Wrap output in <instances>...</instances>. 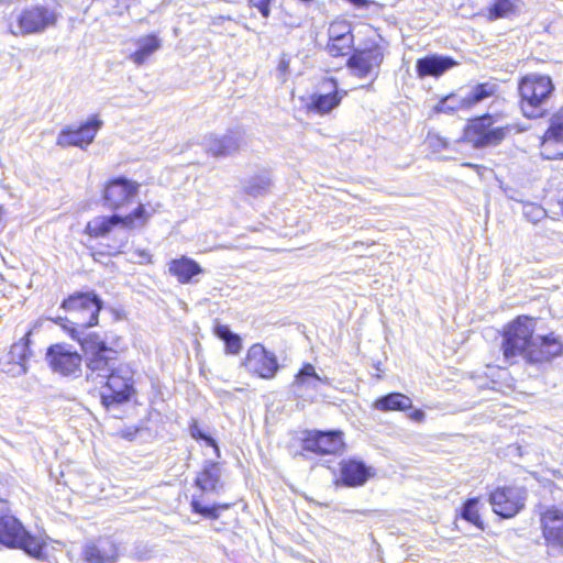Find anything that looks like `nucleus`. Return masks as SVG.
<instances>
[{"instance_id": "obj_1", "label": "nucleus", "mask_w": 563, "mask_h": 563, "mask_svg": "<svg viewBox=\"0 0 563 563\" xmlns=\"http://www.w3.org/2000/svg\"><path fill=\"white\" fill-rule=\"evenodd\" d=\"M124 351L123 338L112 334L109 341L84 353L87 378H102L100 402L107 410L130 402L137 394L135 369L128 363L114 365Z\"/></svg>"}, {"instance_id": "obj_2", "label": "nucleus", "mask_w": 563, "mask_h": 563, "mask_svg": "<svg viewBox=\"0 0 563 563\" xmlns=\"http://www.w3.org/2000/svg\"><path fill=\"white\" fill-rule=\"evenodd\" d=\"M59 308L65 316L53 319V322L70 340L78 343L82 353L109 341V336H101L96 331L85 333L86 330L99 325L100 313L103 309L102 298L95 290L73 291L63 298Z\"/></svg>"}, {"instance_id": "obj_3", "label": "nucleus", "mask_w": 563, "mask_h": 563, "mask_svg": "<svg viewBox=\"0 0 563 563\" xmlns=\"http://www.w3.org/2000/svg\"><path fill=\"white\" fill-rule=\"evenodd\" d=\"M555 85L548 74L529 73L521 76L517 84L518 107L526 119L543 118L547 103L554 95Z\"/></svg>"}, {"instance_id": "obj_4", "label": "nucleus", "mask_w": 563, "mask_h": 563, "mask_svg": "<svg viewBox=\"0 0 563 563\" xmlns=\"http://www.w3.org/2000/svg\"><path fill=\"white\" fill-rule=\"evenodd\" d=\"M156 212V208L150 203H139L126 214H99L86 223L84 234L90 240H98L109 238L117 228L125 231L142 230Z\"/></svg>"}, {"instance_id": "obj_5", "label": "nucleus", "mask_w": 563, "mask_h": 563, "mask_svg": "<svg viewBox=\"0 0 563 563\" xmlns=\"http://www.w3.org/2000/svg\"><path fill=\"white\" fill-rule=\"evenodd\" d=\"M388 54V41L380 34H375L365 38L358 47L352 49L346 56V67L351 75L358 79L371 77L375 80Z\"/></svg>"}, {"instance_id": "obj_6", "label": "nucleus", "mask_w": 563, "mask_h": 563, "mask_svg": "<svg viewBox=\"0 0 563 563\" xmlns=\"http://www.w3.org/2000/svg\"><path fill=\"white\" fill-rule=\"evenodd\" d=\"M505 114L503 112H485L467 119L462 139L473 148H486L500 145L511 133V124L495 125Z\"/></svg>"}, {"instance_id": "obj_7", "label": "nucleus", "mask_w": 563, "mask_h": 563, "mask_svg": "<svg viewBox=\"0 0 563 563\" xmlns=\"http://www.w3.org/2000/svg\"><path fill=\"white\" fill-rule=\"evenodd\" d=\"M536 328V319L527 314H519L503 327L500 350L505 360L509 361L519 355L528 360Z\"/></svg>"}, {"instance_id": "obj_8", "label": "nucleus", "mask_w": 563, "mask_h": 563, "mask_svg": "<svg viewBox=\"0 0 563 563\" xmlns=\"http://www.w3.org/2000/svg\"><path fill=\"white\" fill-rule=\"evenodd\" d=\"M0 543L10 549H21L29 555L42 559L45 556L46 542L30 533L14 516H0Z\"/></svg>"}, {"instance_id": "obj_9", "label": "nucleus", "mask_w": 563, "mask_h": 563, "mask_svg": "<svg viewBox=\"0 0 563 563\" xmlns=\"http://www.w3.org/2000/svg\"><path fill=\"white\" fill-rule=\"evenodd\" d=\"M301 449L316 456L342 455L346 451L345 434L341 430H306Z\"/></svg>"}, {"instance_id": "obj_10", "label": "nucleus", "mask_w": 563, "mask_h": 563, "mask_svg": "<svg viewBox=\"0 0 563 563\" xmlns=\"http://www.w3.org/2000/svg\"><path fill=\"white\" fill-rule=\"evenodd\" d=\"M140 191V184L125 176L108 178L100 189L102 206L111 211H118L132 203Z\"/></svg>"}, {"instance_id": "obj_11", "label": "nucleus", "mask_w": 563, "mask_h": 563, "mask_svg": "<svg viewBox=\"0 0 563 563\" xmlns=\"http://www.w3.org/2000/svg\"><path fill=\"white\" fill-rule=\"evenodd\" d=\"M487 499L495 515L510 519L526 507L527 490L516 485L497 486L488 493Z\"/></svg>"}, {"instance_id": "obj_12", "label": "nucleus", "mask_w": 563, "mask_h": 563, "mask_svg": "<svg viewBox=\"0 0 563 563\" xmlns=\"http://www.w3.org/2000/svg\"><path fill=\"white\" fill-rule=\"evenodd\" d=\"M103 122L99 114H91L85 122L79 125L69 124L63 128L56 139L59 147H79L87 148L93 141L102 128Z\"/></svg>"}, {"instance_id": "obj_13", "label": "nucleus", "mask_w": 563, "mask_h": 563, "mask_svg": "<svg viewBox=\"0 0 563 563\" xmlns=\"http://www.w3.org/2000/svg\"><path fill=\"white\" fill-rule=\"evenodd\" d=\"M354 29L350 21L335 19L329 23L324 51L333 58L346 57L354 48Z\"/></svg>"}, {"instance_id": "obj_14", "label": "nucleus", "mask_w": 563, "mask_h": 563, "mask_svg": "<svg viewBox=\"0 0 563 563\" xmlns=\"http://www.w3.org/2000/svg\"><path fill=\"white\" fill-rule=\"evenodd\" d=\"M319 86L324 91L311 93L306 110L322 117L336 109L347 95V91L340 90L338 79L332 76L322 78Z\"/></svg>"}, {"instance_id": "obj_15", "label": "nucleus", "mask_w": 563, "mask_h": 563, "mask_svg": "<svg viewBox=\"0 0 563 563\" xmlns=\"http://www.w3.org/2000/svg\"><path fill=\"white\" fill-rule=\"evenodd\" d=\"M242 366L250 375L262 379L274 378L279 369L276 355L261 343H254L247 349Z\"/></svg>"}, {"instance_id": "obj_16", "label": "nucleus", "mask_w": 563, "mask_h": 563, "mask_svg": "<svg viewBox=\"0 0 563 563\" xmlns=\"http://www.w3.org/2000/svg\"><path fill=\"white\" fill-rule=\"evenodd\" d=\"M539 151L544 159H563V107L551 114L548 126L540 136Z\"/></svg>"}, {"instance_id": "obj_17", "label": "nucleus", "mask_w": 563, "mask_h": 563, "mask_svg": "<svg viewBox=\"0 0 563 563\" xmlns=\"http://www.w3.org/2000/svg\"><path fill=\"white\" fill-rule=\"evenodd\" d=\"M57 14L46 5H32L23 9L16 18L19 26L15 35H30L41 33L56 24Z\"/></svg>"}, {"instance_id": "obj_18", "label": "nucleus", "mask_w": 563, "mask_h": 563, "mask_svg": "<svg viewBox=\"0 0 563 563\" xmlns=\"http://www.w3.org/2000/svg\"><path fill=\"white\" fill-rule=\"evenodd\" d=\"M539 523L547 549L563 553V508L545 507L539 512Z\"/></svg>"}, {"instance_id": "obj_19", "label": "nucleus", "mask_w": 563, "mask_h": 563, "mask_svg": "<svg viewBox=\"0 0 563 563\" xmlns=\"http://www.w3.org/2000/svg\"><path fill=\"white\" fill-rule=\"evenodd\" d=\"M45 356L51 369L59 375H76L81 369L82 355L65 343L49 345Z\"/></svg>"}, {"instance_id": "obj_20", "label": "nucleus", "mask_w": 563, "mask_h": 563, "mask_svg": "<svg viewBox=\"0 0 563 563\" xmlns=\"http://www.w3.org/2000/svg\"><path fill=\"white\" fill-rule=\"evenodd\" d=\"M374 476V471L365 462L355 457L343 459L339 463L336 485L343 487H361Z\"/></svg>"}, {"instance_id": "obj_21", "label": "nucleus", "mask_w": 563, "mask_h": 563, "mask_svg": "<svg viewBox=\"0 0 563 563\" xmlns=\"http://www.w3.org/2000/svg\"><path fill=\"white\" fill-rule=\"evenodd\" d=\"M86 563H115L120 558V548L111 536H101L87 542L81 552Z\"/></svg>"}, {"instance_id": "obj_22", "label": "nucleus", "mask_w": 563, "mask_h": 563, "mask_svg": "<svg viewBox=\"0 0 563 563\" xmlns=\"http://www.w3.org/2000/svg\"><path fill=\"white\" fill-rule=\"evenodd\" d=\"M561 355H563V343L554 332H550L537 339L533 336L528 351L527 362L530 364H542L551 362Z\"/></svg>"}, {"instance_id": "obj_23", "label": "nucleus", "mask_w": 563, "mask_h": 563, "mask_svg": "<svg viewBox=\"0 0 563 563\" xmlns=\"http://www.w3.org/2000/svg\"><path fill=\"white\" fill-rule=\"evenodd\" d=\"M32 331H27L19 341L14 342L1 362L2 371L11 376H20L27 371V361L32 355L30 347Z\"/></svg>"}, {"instance_id": "obj_24", "label": "nucleus", "mask_w": 563, "mask_h": 563, "mask_svg": "<svg viewBox=\"0 0 563 563\" xmlns=\"http://www.w3.org/2000/svg\"><path fill=\"white\" fill-rule=\"evenodd\" d=\"M457 64L451 56L429 54L417 59L416 74L419 78H439Z\"/></svg>"}, {"instance_id": "obj_25", "label": "nucleus", "mask_w": 563, "mask_h": 563, "mask_svg": "<svg viewBox=\"0 0 563 563\" xmlns=\"http://www.w3.org/2000/svg\"><path fill=\"white\" fill-rule=\"evenodd\" d=\"M203 272L197 261L186 255L173 258L168 263V273L181 285L195 283L196 277L203 274Z\"/></svg>"}, {"instance_id": "obj_26", "label": "nucleus", "mask_w": 563, "mask_h": 563, "mask_svg": "<svg viewBox=\"0 0 563 563\" xmlns=\"http://www.w3.org/2000/svg\"><path fill=\"white\" fill-rule=\"evenodd\" d=\"M522 0H490L484 10L487 21L510 19L520 12Z\"/></svg>"}, {"instance_id": "obj_27", "label": "nucleus", "mask_w": 563, "mask_h": 563, "mask_svg": "<svg viewBox=\"0 0 563 563\" xmlns=\"http://www.w3.org/2000/svg\"><path fill=\"white\" fill-rule=\"evenodd\" d=\"M136 49L129 56L136 66L145 64L162 47V41L155 33L146 34L135 41Z\"/></svg>"}, {"instance_id": "obj_28", "label": "nucleus", "mask_w": 563, "mask_h": 563, "mask_svg": "<svg viewBox=\"0 0 563 563\" xmlns=\"http://www.w3.org/2000/svg\"><path fill=\"white\" fill-rule=\"evenodd\" d=\"M194 484L201 493L216 492L221 484L219 463L211 461L205 464Z\"/></svg>"}, {"instance_id": "obj_29", "label": "nucleus", "mask_w": 563, "mask_h": 563, "mask_svg": "<svg viewBox=\"0 0 563 563\" xmlns=\"http://www.w3.org/2000/svg\"><path fill=\"white\" fill-rule=\"evenodd\" d=\"M373 407L383 412L406 411L412 408V400L402 393L394 391L376 398Z\"/></svg>"}, {"instance_id": "obj_30", "label": "nucleus", "mask_w": 563, "mask_h": 563, "mask_svg": "<svg viewBox=\"0 0 563 563\" xmlns=\"http://www.w3.org/2000/svg\"><path fill=\"white\" fill-rule=\"evenodd\" d=\"M483 506L479 497H472L464 500L456 514V518H461L479 530L485 529V522L481 510Z\"/></svg>"}, {"instance_id": "obj_31", "label": "nucleus", "mask_w": 563, "mask_h": 563, "mask_svg": "<svg viewBox=\"0 0 563 563\" xmlns=\"http://www.w3.org/2000/svg\"><path fill=\"white\" fill-rule=\"evenodd\" d=\"M212 333L224 342V351L227 354L236 355L242 351V339L239 334L231 332L225 324L216 323Z\"/></svg>"}, {"instance_id": "obj_32", "label": "nucleus", "mask_w": 563, "mask_h": 563, "mask_svg": "<svg viewBox=\"0 0 563 563\" xmlns=\"http://www.w3.org/2000/svg\"><path fill=\"white\" fill-rule=\"evenodd\" d=\"M497 91L498 86L493 81L479 82L475 85L472 88L471 92L467 96H465L466 106L468 107V110L474 108L484 99L494 97L497 93Z\"/></svg>"}, {"instance_id": "obj_33", "label": "nucleus", "mask_w": 563, "mask_h": 563, "mask_svg": "<svg viewBox=\"0 0 563 563\" xmlns=\"http://www.w3.org/2000/svg\"><path fill=\"white\" fill-rule=\"evenodd\" d=\"M126 242L112 238L108 243H98L90 249V254L96 261L111 258L122 253Z\"/></svg>"}, {"instance_id": "obj_34", "label": "nucleus", "mask_w": 563, "mask_h": 563, "mask_svg": "<svg viewBox=\"0 0 563 563\" xmlns=\"http://www.w3.org/2000/svg\"><path fill=\"white\" fill-rule=\"evenodd\" d=\"M232 504L222 503L213 504L211 506L202 505L197 498L190 500V509L194 514L200 515L201 517L210 520H217L220 517L222 510H228Z\"/></svg>"}, {"instance_id": "obj_35", "label": "nucleus", "mask_w": 563, "mask_h": 563, "mask_svg": "<svg viewBox=\"0 0 563 563\" xmlns=\"http://www.w3.org/2000/svg\"><path fill=\"white\" fill-rule=\"evenodd\" d=\"M435 111L439 113H454L460 110H468L466 106V98L461 97L455 92H451L443 97L435 106Z\"/></svg>"}, {"instance_id": "obj_36", "label": "nucleus", "mask_w": 563, "mask_h": 563, "mask_svg": "<svg viewBox=\"0 0 563 563\" xmlns=\"http://www.w3.org/2000/svg\"><path fill=\"white\" fill-rule=\"evenodd\" d=\"M271 179L265 175L252 176L243 186V192L251 197L264 196L269 191Z\"/></svg>"}, {"instance_id": "obj_37", "label": "nucleus", "mask_w": 563, "mask_h": 563, "mask_svg": "<svg viewBox=\"0 0 563 563\" xmlns=\"http://www.w3.org/2000/svg\"><path fill=\"white\" fill-rule=\"evenodd\" d=\"M321 377L317 374L316 368L310 363H305L295 375L294 386L298 389H301L312 382H320Z\"/></svg>"}, {"instance_id": "obj_38", "label": "nucleus", "mask_w": 563, "mask_h": 563, "mask_svg": "<svg viewBox=\"0 0 563 563\" xmlns=\"http://www.w3.org/2000/svg\"><path fill=\"white\" fill-rule=\"evenodd\" d=\"M239 150L238 142L229 136L213 140L209 151L213 156H227Z\"/></svg>"}, {"instance_id": "obj_39", "label": "nucleus", "mask_w": 563, "mask_h": 563, "mask_svg": "<svg viewBox=\"0 0 563 563\" xmlns=\"http://www.w3.org/2000/svg\"><path fill=\"white\" fill-rule=\"evenodd\" d=\"M190 437L196 441H203L207 445L214 448L218 450V445L216 440L209 434L205 433L197 420H192L189 424Z\"/></svg>"}, {"instance_id": "obj_40", "label": "nucleus", "mask_w": 563, "mask_h": 563, "mask_svg": "<svg viewBox=\"0 0 563 563\" xmlns=\"http://www.w3.org/2000/svg\"><path fill=\"white\" fill-rule=\"evenodd\" d=\"M273 2L274 0H246L247 7L257 11L263 19L271 16Z\"/></svg>"}, {"instance_id": "obj_41", "label": "nucleus", "mask_w": 563, "mask_h": 563, "mask_svg": "<svg viewBox=\"0 0 563 563\" xmlns=\"http://www.w3.org/2000/svg\"><path fill=\"white\" fill-rule=\"evenodd\" d=\"M136 254L141 257V264H152L153 256L147 250H137Z\"/></svg>"}, {"instance_id": "obj_42", "label": "nucleus", "mask_w": 563, "mask_h": 563, "mask_svg": "<svg viewBox=\"0 0 563 563\" xmlns=\"http://www.w3.org/2000/svg\"><path fill=\"white\" fill-rule=\"evenodd\" d=\"M424 417L426 415L421 409H413L408 413V418L415 422H422Z\"/></svg>"}, {"instance_id": "obj_43", "label": "nucleus", "mask_w": 563, "mask_h": 563, "mask_svg": "<svg viewBox=\"0 0 563 563\" xmlns=\"http://www.w3.org/2000/svg\"><path fill=\"white\" fill-rule=\"evenodd\" d=\"M277 69L282 76H286L289 71V60L282 57L278 62Z\"/></svg>"}]
</instances>
